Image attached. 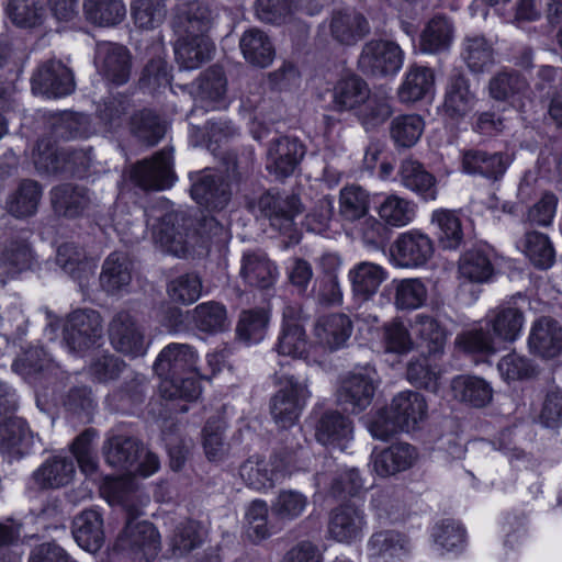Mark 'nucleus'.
I'll list each match as a JSON object with an SVG mask.
<instances>
[{"instance_id": "5fc2aeb1", "label": "nucleus", "mask_w": 562, "mask_h": 562, "mask_svg": "<svg viewBox=\"0 0 562 562\" xmlns=\"http://www.w3.org/2000/svg\"><path fill=\"white\" fill-rule=\"evenodd\" d=\"M459 273L471 282L483 283L492 278L494 266L486 251L470 249L459 260Z\"/></svg>"}, {"instance_id": "864d4df0", "label": "nucleus", "mask_w": 562, "mask_h": 562, "mask_svg": "<svg viewBox=\"0 0 562 562\" xmlns=\"http://www.w3.org/2000/svg\"><path fill=\"white\" fill-rule=\"evenodd\" d=\"M432 543L440 550L461 551L467 546V530L461 522L446 518L436 522L430 533Z\"/></svg>"}, {"instance_id": "a18cd8bd", "label": "nucleus", "mask_w": 562, "mask_h": 562, "mask_svg": "<svg viewBox=\"0 0 562 562\" xmlns=\"http://www.w3.org/2000/svg\"><path fill=\"white\" fill-rule=\"evenodd\" d=\"M431 226L436 229L439 245L443 249H457L463 241L461 218L456 211L438 210L431 215Z\"/></svg>"}, {"instance_id": "e2e57ef3", "label": "nucleus", "mask_w": 562, "mask_h": 562, "mask_svg": "<svg viewBox=\"0 0 562 562\" xmlns=\"http://www.w3.org/2000/svg\"><path fill=\"white\" fill-rule=\"evenodd\" d=\"M199 371L179 375L178 378H168L162 380L159 385L162 397L168 400L184 398L194 401L201 394V385L198 381Z\"/></svg>"}, {"instance_id": "6e6552de", "label": "nucleus", "mask_w": 562, "mask_h": 562, "mask_svg": "<svg viewBox=\"0 0 562 562\" xmlns=\"http://www.w3.org/2000/svg\"><path fill=\"white\" fill-rule=\"evenodd\" d=\"M102 316L95 310L83 308L70 313L63 329L69 350L82 352L95 346L102 338Z\"/></svg>"}, {"instance_id": "cd10ccee", "label": "nucleus", "mask_w": 562, "mask_h": 562, "mask_svg": "<svg viewBox=\"0 0 562 562\" xmlns=\"http://www.w3.org/2000/svg\"><path fill=\"white\" fill-rule=\"evenodd\" d=\"M524 323V313L510 304L496 306L485 317V327L492 329L498 342L515 341L521 333Z\"/></svg>"}, {"instance_id": "20e7f679", "label": "nucleus", "mask_w": 562, "mask_h": 562, "mask_svg": "<svg viewBox=\"0 0 562 562\" xmlns=\"http://www.w3.org/2000/svg\"><path fill=\"white\" fill-rule=\"evenodd\" d=\"M279 384L280 390L270 401V414L279 428L286 429L296 423L311 394L305 379L284 374Z\"/></svg>"}, {"instance_id": "8fccbe9b", "label": "nucleus", "mask_w": 562, "mask_h": 562, "mask_svg": "<svg viewBox=\"0 0 562 562\" xmlns=\"http://www.w3.org/2000/svg\"><path fill=\"white\" fill-rule=\"evenodd\" d=\"M83 12L94 25L114 26L124 20L126 8L123 0H83Z\"/></svg>"}, {"instance_id": "39448f33", "label": "nucleus", "mask_w": 562, "mask_h": 562, "mask_svg": "<svg viewBox=\"0 0 562 562\" xmlns=\"http://www.w3.org/2000/svg\"><path fill=\"white\" fill-rule=\"evenodd\" d=\"M108 336L116 352L133 359L145 356L149 346L144 325L127 310L114 313L108 325Z\"/></svg>"}, {"instance_id": "680f3d73", "label": "nucleus", "mask_w": 562, "mask_h": 562, "mask_svg": "<svg viewBox=\"0 0 562 562\" xmlns=\"http://www.w3.org/2000/svg\"><path fill=\"white\" fill-rule=\"evenodd\" d=\"M269 317L263 308H251L240 313L236 333L245 342H259L263 339Z\"/></svg>"}, {"instance_id": "052dcab7", "label": "nucleus", "mask_w": 562, "mask_h": 562, "mask_svg": "<svg viewBox=\"0 0 562 562\" xmlns=\"http://www.w3.org/2000/svg\"><path fill=\"white\" fill-rule=\"evenodd\" d=\"M131 131L143 143L156 145L166 133V125L151 111L143 110L131 117Z\"/></svg>"}, {"instance_id": "a878e982", "label": "nucleus", "mask_w": 562, "mask_h": 562, "mask_svg": "<svg viewBox=\"0 0 562 562\" xmlns=\"http://www.w3.org/2000/svg\"><path fill=\"white\" fill-rule=\"evenodd\" d=\"M417 450L406 442H396L371 454L373 471L381 477H389L412 467Z\"/></svg>"}, {"instance_id": "5701e85b", "label": "nucleus", "mask_w": 562, "mask_h": 562, "mask_svg": "<svg viewBox=\"0 0 562 562\" xmlns=\"http://www.w3.org/2000/svg\"><path fill=\"white\" fill-rule=\"evenodd\" d=\"M528 347L539 357L552 359L562 351V327L548 316H542L531 325Z\"/></svg>"}, {"instance_id": "f704fd0d", "label": "nucleus", "mask_w": 562, "mask_h": 562, "mask_svg": "<svg viewBox=\"0 0 562 562\" xmlns=\"http://www.w3.org/2000/svg\"><path fill=\"white\" fill-rule=\"evenodd\" d=\"M132 281V262L124 252L114 251L103 262L101 288L110 294L125 290Z\"/></svg>"}, {"instance_id": "09e8293b", "label": "nucleus", "mask_w": 562, "mask_h": 562, "mask_svg": "<svg viewBox=\"0 0 562 562\" xmlns=\"http://www.w3.org/2000/svg\"><path fill=\"white\" fill-rule=\"evenodd\" d=\"M239 475L249 487L257 491L271 488L280 481L271 459L266 461L259 456L248 458L240 465Z\"/></svg>"}, {"instance_id": "c9c22d12", "label": "nucleus", "mask_w": 562, "mask_h": 562, "mask_svg": "<svg viewBox=\"0 0 562 562\" xmlns=\"http://www.w3.org/2000/svg\"><path fill=\"white\" fill-rule=\"evenodd\" d=\"M368 83L357 75L340 78L333 88V108L338 112L358 110L369 97Z\"/></svg>"}, {"instance_id": "bf43d9fd", "label": "nucleus", "mask_w": 562, "mask_h": 562, "mask_svg": "<svg viewBox=\"0 0 562 562\" xmlns=\"http://www.w3.org/2000/svg\"><path fill=\"white\" fill-rule=\"evenodd\" d=\"M457 345L468 353L494 355L499 350L498 341L490 333V328H472L458 335Z\"/></svg>"}, {"instance_id": "f3484780", "label": "nucleus", "mask_w": 562, "mask_h": 562, "mask_svg": "<svg viewBox=\"0 0 562 562\" xmlns=\"http://www.w3.org/2000/svg\"><path fill=\"white\" fill-rule=\"evenodd\" d=\"M303 313L299 306H286L283 311V326L277 344L279 355L304 358L308 341L302 324Z\"/></svg>"}, {"instance_id": "49530a36", "label": "nucleus", "mask_w": 562, "mask_h": 562, "mask_svg": "<svg viewBox=\"0 0 562 562\" xmlns=\"http://www.w3.org/2000/svg\"><path fill=\"white\" fill-rule=\"evenodd\" d=\"M461 57L472 72H483L494 64L493 44L482 35L465 36Z\"/></svg>"}, {"instance_id": "6ab92c4d", "label": "nucleus", "mask_w": 562, "mask_h": 562, "mask_svg": "<svg viewBox=\"0 0 562 562\" xmlns=\"http://www.w3.org/2000/svg\"><path fill=\"white\" fill-rule=\"evenodd\" d=\"M144 452L143 443L135 437L109 434L102 446L105 462L120 471H132Z\"/></svg>"}, {"instance_id": "bb28decb", "label": "nucleus", "mask_w": 562, "mask_h": 562, "mask_svg": "<svg viewBox=\"0 0 562 562\" xmlns=\"http://www.w3.org/2000/svg\"><path fill=\"white\" fill-rule=\"evenodd\" d=\"M352 330L351 319L348 315L341 313L321 316L314 326V334L318 344L330 351L346 347Z\"/></svg>"}, {"instance_id": "de8ad7c7", "label": "nucleus", "mask_w": 562, "mask_h": 562, "mask_svg": "<svg viewBox=\"0 0 562 562\" xmlns=\"http://www.w3.org/2000/svg\"><path fill=\"white\" fill-rule=\"evenodd\" d=\"M192 321L200 331L207 334L224 331L231 325L225 305L216 301L198 304L192 311Z\"/></svg>"}, {"instance_id": "c756f323", "label": "nucleus", "mask_w": 562, "mask_h": 562, "mask_svg": "<svg viewBox=\"0 0 562 562\" xmlns=\"http://www.w3.org/2000/svg\"><path fill=\"white\" fill-rule=\"evenodd\" d=\"M214 48L210 37L179 34L175 45L176 60L182 69H196L212 58Z\"/></svg>"}, {"instance_id": "a211bd4d", "label": "nucleus", "mask_w": 562, "mask_h": 562, "mask_svg": "<svg viewBox=\"0 0 562 562\" xmlns=\"http://www.w3.org/2000/svg\"><path fill=\"white\" fill-rule=\"evenodd\" d=\"M364 526L363 512L355 505L345 504L329 513L327 532L337 542L351 543L362 536Z\"/></svg>"}, {"instance_id": "4be33fe9", "label": "nucleus", "mask_w": 562, "mask_h": 562, "mask_svg": "<svg viewBox=\"0 0 562 562\" xmlns=\"http://www.w3.org/2000/svg\"><path fill=\"white\" fill-rule=\"evenodd\" d=\"M475 104V94L470 90V81L460 70L453 71L446 85L443 103L445 115L451 120L464 117Z\"/></svg>"}, {"instance_id": "ddd939ff", "label": "nucleus", "mask_w": 562, "mask_h": 562, "mask_svg": "<svg viewBox=\"0 0 562 562\" xmlns=\"http://www.w3.org/2000/svg\"><path fill=\"white\" fill-rule=\"evenodd\" d=\"M218 10L205 0H192L178 5L173 18V29L178 34L210 37Z\"/></svg>"}, {"instance_id": "473e14b6", "label": "nucleus", "mask_w": 562, "mask_h": 562, "mask_svg": "<svg viewBox=\"0 0 562 562\" xmlns=\"http://www.w3.org/2000/svg\"><path fill=\"white\" fill-rule=\"evenodd\" d=\"M191 195L210 210H222L231 200V189L222 176L204 173L192 184Z\"/></svg>"}, {"instance_id": "79ce46f5", "label": "nucleus", "mask_w": 562, "mask_h": 562, "mask_svg": "<svg viewBox=\"0 0 562 562\" xmlns=\"http://www.w3.org/2000/svg\"><path fill=\"white\" fill-rule=\"evenodd\" d=\"M56 263L71 278L82 282L93 272L94 262L75 243H64L57 249Z\"/></svg>"}, {"instance_id": "ea45409f", "label": "nucleus", "mask_w": 562, "mask_h": 562, "mask_svg": "<svg viewBox=\"0 0 562 562\" xmlns=\"http://www.w3.org/2000/svg\"><path fill=\"white\" fill-rule=\"evenodd\" d=\"M462 166L468 173L497 180L505 173L508 160L502 153L470 150L464 154Z\"/></svg>"}, {"instance_id": "b1692460", "label": "nucleus", "mask_w": 562, "mask_h": 562, "mask_svg": "<svg viewBox=\"0 0 562 562\" xmlns=\"http://www.w3.org/2000/svg\"><path fill=\"white\" fill-rule=\"evenodd\" d=\"M328 27L331 38L344 46H353L370 33L367 18L355 10L333 12Z\"/></svg>"}, {"instance_id": "6e6d98bb", "label": "nucleus", "mask_w": 562, "mask_h": 562, "mask_svg": "<svg viewBox=\"0 0 562 562\" xmlns=\"http://www.w3.org/2000/svg\"><path fill=\"white\" fill-rule=\"evenodd\" d=\"M55 368L53 359L40 347L24 350L12 363V370L24 379L50 372Z\"/></svg>"}, {"instance_id": "2f4dec72", "label": "nucleus", "mask_w": 562, "mask_h": 562, "mask_svg": "<svg viewBox=\"0 0 562 562\" xmlns=\"http://www.w3.org/2000/svg\"><path fill=\"white\" fill-rule=\"evenodd\" d=\"M352 422L337 411H328L316 424L315 437L323 446L345 449L346 442L352 438Z\"/></svg>"}, {"instance_id": "f257e3e1", "label": "nucleus", "mask_w": 562, "mask_h": 562, "mask_svg": "<svg viewBox=\"0 0 562 562\" xmlns=\"http://www.w3.org/2000/svg\"><path fill=\"white\" fill-rule=\"evenodd\" d=\"M420 418V395L413 391L401 392L387 407L376 412L369 425V431L375 439L389 440L398 431L418 430Z\"/></svg>"}, {"instance_id": "a19ab883", "label": "nucleus", "mask_w": 562, "mask_h": 562, "mask_svg": "<svg viewBox=\"0 0 562 562\" xmlns=\"http://www.w3.org/2000/svg\"><path fill=\"white\" fill-rule=\"evenodd\" d=\"M239 46L244 58L251 65L265 68L269 66L274 57V47L269 36L259 29L247 30Z\"/></svg>"}, {"instance_id": "9b49d317", "label": "nucleus", "mask_w": 562, "mask_h": 562, "mask_svg": "<svg viewBox=\"0 0 562 562\" xmlns=\"http://www.w3.org/2000/svg\"><path fill=\"white\" fill-rule=\"evenodd\" d=\"M94 66L103 79L122 86L131 78L133 57L130 49L122 44L100 42L95 45Z\"/></svg>"}, {"instance_id": "58836bf2", "label": "nucleus", "mask_w": 562, "mask_h": 562, "mask_svg": "<svg viewBox=\"0 0 562 562\" xmlns=\"http://www.w3.org/2000/svg\"><path fill=\"white\" fill-rule=\"evenodd\" d=\"M392 113L391 98L384 89L370 90L369 97L357 110V116L367 131L384 124Z\"/></svg>"}, {"instance_id": "c85d7f7f", "label": "nucleus", "mask_w": 562, "mask_h": 562, "mask_svg": "<svg viewBox=\"0 0 562 562\" xmlns=\"http://www.w3.org/2000/svg\"><path fill=\"white\" fill-rule=\"evenodd\" d=\"M239 276L249 286L268 289L276 282L278 269L265 252L247 251L240 259Z\"/></svg>"}, {"instance_id": "423d86ee", "label": "nucleus", "mask_w": 562, "mask_h": 562, "mask_svg": "<svg viewBox=\"0 0 562 562\" xmlns=\"http://www.w3.org/2000/svg\"><path fill=\"white\" fill-rule=\"evenodd\" d=\"M378 384L379 375L372 366L356 368L341 380L337 402L345 411L361 413L371 404Z\"/></svg>"}, {"instance_id": "72a5a7b5", "label": "nucleus", "mask_w": 562, "mask_h": 562, "mask_svg": "<svg viewBox=\"0 0 562 562\" xmlns=\"http://www.w3.org/2000/svg\"><path fill=\"white\" fill-rule=\"evenodd\" d=\"M386 278V270L370 261L355 265L348 273L353 294L363 301L370 300Z\"/></svg>"}, {"instance_id": "f03ea898", "label": "nucleus", "mask_w": 562, "mask_h": 562, "mask_svg": "<svg viewBox=\"0 0 562 562\" xmlns=\"http://www.w3.org/2000/svg\"><path fill=\"white\" fill-rule=\"evenodd\" d=\"M156 209L147 213V224L153 226L156 243L177 257L186 256L196 239L195 221L182 210H170L156 214Z\"/></svg>"}, {"instance_id": "603ef678", "label": "nucleus", "mask_w": 562, "mask_h": 562, "mask_svg": "<svg viewBox=\"0 0 562 562\" xmlns=\"http://www.w3.org/2000/svg\"><path fill=\"white\" fill-rule=\"evenodd\" d=\"M245 519L247 536L254 542L268 539L279 530L274 524L269 521V507L262 499H255L249 504Z\"/></svg>"}, {"instance_id": "7ed1b4c3", "label": "nucleus", "mask_w": 562, "mask_h": 562, "mask_svg": "<svg viewBox=\"0 0 562 562\" xmlns=\"http://www.w3.org/2000/svg\"><path fill=\"white\" fill-rule=\"evenodd\" d=\"M126 510V525L116 539L117 550L130 554L136 562H148L160 548V537L153 524L137 518L143 515L142 505L122 501Z\"/></svg>"}, {"instance_id": "f8f14e48", "label": "nucleus", "mask_w": 562, "mask_h": 562, "mask_svg": "<svg viewBox=\"0 0 562 562\" xmlns=\"http://www.w3.org/2000/svg\"><path fill=\"white\" fill-rule=\"evenodd\" d=\"M305 156V147L297 139L280 136L267 145L266 170L278 180L291 177Z\"/></svg>"}, {"instance_id": "c03bdc74", "label": "nucleus", "mask_w": 562, "mask_h": 562, "mask_svg": "<svg viewBox=\"0 0 562 562\" xmlns=\"http://www.w3.org/2000/svg\"><path fill=\"white\" fill-rule=\"evenodd\" d=\"M42 188L34 180H23L7 199L8 213L16 218L33 216L38 209Z\"/></svg>"}, {"instance_id": "7c9ffc66", "label": "nucleus", "mask_w": 562, "mask_h": 562, "mask_svg": "<svg viewBox=\"0 0 562 562\" xmlns=\"http://www.w3.org/2000/svg\"><path fill=\"white\" fill-rule=\"evenodd\" d=\"M72 535L78 546L86 551H99L105 539L102 515L95 509L83 510L74 519Z\"/></svg>"}, {"instance_id": "2eb2a0df", "label": "nucleus", "mask_w": 562, "mask_h": 562, "mask_svg": "<svg viewBox=\"0 0 562 562\" xmlns=\"http://www.w3.org/2000/svg\"><path fill=\"white\" fill-rule=\"evenodd\" d=\"M260 214L280 233H288L293 226L294 217L301 213L302 203L296 194H279L268 191L258 200Z\"/></svg>"}, {"instance_id": "4c0bfd02", "label": "nucleus", "mask_w": 562, "mask_h": 562, "mask_svg": "<svg viewBox=\"0 0 562 562\" xmlns=\"http://www.w3.org/2000/svg\"><path fill=\"white\" fill-rule=\"evenodd\" d=\"M452 396L473 407L486 406L493 397L491 385L475 375H458L451 381Z\"/></svg>"}, {"instance_id": "37998d69", "label": "nucleus", "mask_w": 562, "mask_h": 562, "mask_svg": "<svg viewBox=\"0 0 562 562\" xmlns=\"http://www.w3.org/2000/svg\"><path fill=\"white\" fill-rule=\"evenodd\" d=\"M517 248L538 269H549L555 260L552 243L546 234L529 231L517 241Z\"/></svg>"}, {"instance_id": "3c124183", "label": "nucleus", "mask_w": 562, "mask_h": 562, "mask_svg": "<svg viewBox=\"0 0 562 562\" xmlns=\"http://www.w3.org/2000/svg\"><path fill=\"white\" fill-rule=\"evenodd\" d=\"M408 541L406 538L393 530H384L375 532L371 536L368 542L370 557L374 562L383 559V562H389L393 558H397L407 551Z\"/></svg>"}, {"instance_id": "338daca9", "label": "nucleus", "mask_w": 562, "mask_h": 562, "mask_svg": "<svg viewBox=\"0 0 562 562\" xmlns=\"http://www.w3.org/2000/svg\"><path fill=\"white\" fill-rule=\"evenodd\" d=\"M339 204L340 214L348 221H356L367 214L370 195L360 186H347L340 191Z\"/></svg>"}, {"instance_id": "393cba45", "label": "nucleus", "mask_w": 562, "mask_h": 562, "mask_svg": "<svg viewBox=\"0 0 562 562\" xmlns=\"http://www.w3.org/2000/svg\"><path fill=\"white\" fill-rule=\"evenodd\" d=\"M33 432L20 417H8L0 422V453L8 459H20L33 446Z\"/></svg>"}, {"instance_id": "69168bd1", "label": "nucleus", "mask_w": 562, "mask_h": 562, "mask_svg": "<svg viewBox=\"0 0 562 562\" xmlns=\"http://www.w3.org/2000/svg\"><path fill=\"white\" fill-rule=\"evenodd\" d=\"M131 10L135 24L145 30L159 26L167 14L165 0H132Z\"/></svg>"}, {"instance_id": "aec40b11", "label": "nucleus", "mask_w": 562, "mask_h": 562, "mask_svg": "<svg viewBox=\"0 0 562 562\" xmlns=\"http://www.w3.org/2000/svg\"><path fill=\"white\" fill-rule=\"evenodd\" d=\"M195 102L206 110H221L228 105L227 78L220 66L203 71L196 83Z\"/></svg>"}, {"instance_id": "9d476101", "label": "nucleus", "mask_w": 562, "mask_h": 562, "mask_svg": "<svg viewBox=\"0 0 562 562\" xmlns=\"http://www.w3.org/2000/svg\"><path fill=\"white\" fill-rule=\"evenodd\" d=\"M131 179L145 191L169 189L176 180L171 149H161L150 159L137 162L132 167Z\"/></svg>"}, {"instance_id": "13d9d810", "label": "nucleus", "mask_w": 562, "mask_h": 562, "mask_svg": "<svg viewBox=\"0 0 562 562\" xmlns=\"http://www.w3.org/2000/svg\"><path fill=\"white\" fill-rule=\"evenodd\" d=\"M308 498L295 490H281L271 504L273 517L281 522H290L302 516Z\"/></svg>"}, {"instance_id": "1a4fd4ad", "label": "nucleus", "mask_w": 562, "mask_h": 562, "mask_svg": "<svg viewBox=\"0 0 562 562\" xmlns=\"http://www.w3.org/2000/svg\"><path fill=\"white\" fill-rule=\"evenodd\" d=\"M450 333L437 318L424 317V390L437 392L441 384L442 369L439 360Z\"/></svg>"}, {"instance_id": "dca6fc26", "label": "nucleus", "mask_w": 562, "mask_h": 562, "mask_svg": "<svg viewBox=\"0 0 562 562\" xmlns=\"http://www.w3.org/2000/svg\"><path fill=\"white\" fill-rule=\"evenodd\" d=\"M198 359V352L192 346L172 342L162 348L153 368L162 381L196 371Z\"/></svg>"}, {"instance_id": "0eeeda50", "label": "nucleus", "mask_w": 562, "mask_h": 562, "mask_svg": "<svg viewBox=\"0 0 562 562\" xmlns=\"http://www.w3.org/2000/svg\"><path fill=\"white\" fill-rule=\"evenodd\" d=\"M403 58V50L394 42L371 40L362 46L357 65L363 75L383 78L396 75Z\"/></svg>"}, {"instance_id": "4d7b16f0", "label": "nucleus", "mask_w": 562, "mask_h": 562, "mask_svg": "<svg viewBox=\"0 0 562 562\" xmlns=\"http://www.w3.org/2000/svg\"><path fill=\"white\" fill-rule=\"evenodd\" d=\"M453 41V26L441 15L432 18L424 29V53L440 54L449 50Z\"/></svg>"}, {"instance_id": "0e129e2a", "label": "nucleus", "mask_w": 562, "mask_h": 562, "mask_svg": "<svg viewBox=\"0 0 562 562\" xmlns=\"http://www.w3.org/2000/svg\"><path fill=\"white\" fill-rule=\"evenodd\" d=\"M393 258L398 267H418L422 263V233L409 231L401 234L395 241Z\"/></svg>"}, {"instance_id": "412c9836", "label": "nucleus", "mask_w": 562, "mask_h": 562, "mask_svg": "<svg viewBox=\"0 0 562 562\" xmlns=\"http://www.w3.org/2000/svg\"><path fill=\"white\" fill-rule=\"evenodd\" d=\"M49 194L54 213L66 218L80 217L92 204L89 189L71 183L54 187Z\"/></svg>"}, {"instance_id": "e433bc0d", "label": "nucleus", "mask_w": 562, "mask_h": 562, "mask_svg": "<svg viewBox=\"0 0 562 562\" xmlns=\"http://www.w3.org/2000/svg\"><path fill=\"white\" fill-rule=\"evenodd\" d=\"M76 468L71 458L55 456L47 459L34 473L33 480L40 488H59L69 484Z\"/></svg>"}, {"instance_id": "774afa93", "label": "nucleus", "mask_w": 562, "mask_h": 562, "mask_svg": "<svg viewBox=\"0 0 562 562\" xmlns=\"http://www.w3.org/2000/svg\"><path fill=\"white\" fill-rule=\"evenodd\" d=\"M7 10L12 23L20 27L40 25L44 18L41 0H10Z\"/></svg>"}, {"instance_id": "4468645a", "label": "nucleus", "mask_w": 562, "mask_h": 562, "mask_svg": "<svg viewBox=\"0 0 562 562\" xmlns=\"http://www.w3.org/2000/svg\"><path fill=\"white\" fill-rule=\"evenodd\" d=\"M32 90L48 98H60L71 93L75 82L71 71L59 60L50 59L34 71Z\"/></svg>"}]
</instances>
